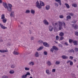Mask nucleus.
<instances>
[{
	"label": "nucleus",
	"mask_w": 78,
	"mask_h": 78,
	"mask_svg": "<svg viewBox=\"0 0 78 78\" xmlns=\"http://www.w3.org/2000/svg\"><path fill=\"white\" fill-rule=\"evenodd\" d=\"M36 7H37V8H38L39 9H41V8H42V6L40 5L39 2L37 1V2H36Z\"/></svg>",
	"instance_id": "f257e3e1"
},
{
	"label": "nucleus",
	"mask_w": 78,
	"mask_h": 78,
	"mask_svg": "<svg viewBox=\"0 0 78 78\" xmlns=\"http://www.w3.org/2000/svg\"><path fill=\"white\" fill-rule=\"evenodd\" d=\"M13 54L14 55H19L20 53L19 52H17L16 51V49H15V51L13 52Z\"/></svg>",
	"instance_id": "f03ea898"
},
{
	"label": "nucleus",
	"mask_w": 78,
	"mask_h": 78,
	"mask_svg": "<svg viewBox=\"0 0 78 78\" xmlns=\"http://www.w3.org/2000/svg\"><path fill=\"white\" fill-rule=\"evenodd\" d=\"M43 44L44 46L46 47H50V45H49V44H48L47 43H46V42L43 43Z\"/></svg>",
	"instance_id": "7ed1b4c3"
},
{
	"label": "nucleus",
	"mask_w": 78,
	"mask_h": 78,
	"mask_svg": "<svg viewBox=\"0 0 78 78\" xmlns=\"http://www.w3.org/2000/svg\"><path fill=\"white\" fill-rule=\"evenodd\" d=\"M72 26L73 27L75 30H77V29H78V26L76 25H74V24H73Z\"/></svg>",
	"instance_id": "20e7f679"
},
{
	"label": "nucleus",
	"mask_w": 78,
	"mask_h": 78,
	"mask_svg": "<svg viewBox=\"0 0 78 78\" xmlns=\"http://www.w3.org/2000/svg\"><path fill=\"white\" fill-rule=\"evenodd\" d=\"M0 27L2 28V29L5 30V29H7V27L4 26L1 23H0Z\"/></svg>",
	"instance_id": "39448f33"
},
{
	"label": "nucleus",
	"mask_w": 78,
	"mask_h": 78,
	"mask_svg": "<svg viewBox=\"0 0 78 78\" xmlns=\"http://www.w3.org/2000/svg\"><path fill=\"white\" fill-rule=\"evenodd\" d=\"M3 5L5 8H8V4H7L6 3L3 2Z\"/></svg>",
	"instance_id": "423d86ee"
},
{
	"label": "nucleus",
	"mask_w": 78,
	"mask_h": 78,
	"mask_svg": "<svg viewBox=\"0 0 78 78\" xmlns=\"http://www.w3.org/2000/svg\"><path fill=\"white\" fill-rule=\"evenodd\" d=\"M52 48H53L54 50H55V51H57V50H59V49L56 47L55 46H52Z\"/></svg>",
	"instance_id": "0eeeda50"
},
{
	"label": "nucleus",
	"mask_w": 78,
	"mask_h": 78,
	"mask_svg": "<svg viewBox=\"0 0 78 78\" xmlns=\"http://www.w3.org/2000/svg\"><path fill=\"white\" fill-rule=\"evenodd\" d=\"M8 50H0V52H1V53H6V52H8Z\"/></svg>",
	"instance_id": "6e6552de"
},
{
	"label": "nucleus",
	"mask_w": 78,
	"mask_h": 78,
	"mask_svg": "<svg viewBox=\"0 0 78 78\" xmlns=\"http://www.w3.org/2000/svg\"><path fill=\"white\" fill-rule=\"evenodd\" d=\"M62 58L64 59H68V58H69V57H68V56L65 55H62Z\"/></svg>",
	"instance_id": "1a4fd4ad"
},
{
	"label": "nucleus",
	"mask_w": 78,
	"mask_h": 78,
	"mask_svg": "<svg viewBox=\"0 0 78 78\" xmlns=\"http://www.w3.org/2000/svg\"><path fill=\"white\" fill-rule=\"evenodd\" d=\"M44 23V24H45V25H48L49 23L48 22H47V20H44L43 21Z\"/></svg>",
	"instance_id": "9d476101"
},
{
	"label": "nucleus",
	"mask_w": 78,
	"mask_h": 78,
	"mask_svg": "<svg viewBox=\"0 0 78 78\" xmlns=\"http://www.w3.org/2000/svg\"><path fill=\"white\" fill-rule=\"evenodd\" d=\"M34 55L35 56L36 58H37V57H39V54L38 53V52H35Z\"/></svg>",
	"instance_id": "9b49d317"
},
{
	"label": "nucleus",
	"mask_w": 78,
	"mask_h": 78,
	"mask_svg": "<svg viewBox=\"0 0 78 78\" xmlns=\"http://www.w3.org/2000/svg\"><path fill=\"white\" fill-rule=\"evenodd\" d=\"M53 28L51 26H50L49 27V30L51 32L52 31H53Z\"/></svg>",
	"instance_id": "f8f14e48"
},
{
	"label": "nucleus",
	"mask_w": 78,
	"mask_h": 78,
	"mask_svg": "<svg viewBox=\"0 0 78 78\" xmlns=\"http://www.w3.org/2000/svg\"><path fill=\"white\" fill-rule=\"evenodd\" d=\"M50 6L49 5H47L45 7V9L46 10H49L50 9Z\"/></svg>",
	"instance_id": "ddd939ff"
},
{
	"label": "nucleus",
	"mask_w": 78,
	"mask_h": 78,
	"mask_svg": "<svg viewBox=\"0 0 78 78\" xmlns=\"http://www.w3.org/2000/svg\"><path fill=\"white\" fill-rule=\"evenodd\" d=\"M55 1L56 2H58L59 5L60 6L61 5V0H55Z\"/></svg>",
	"instance_id": "4468645a"
},
{
	"label": "nucleus",
	"mask_w": 78,
	"mask_h": 78,
	"mask_svg": "<svg viewBox=\"0 0 78 78\" xmlns=\"http://www.w3.org/2000/svg\"><path fill=\"white\" fill-rule=\"evenodd\" d=\"M40 6H45V4H44V2H42V1H40Z\"/></svg>",
	"instance_id": "2eb2a0df"
},
{
	"label": "nucleus",
	"mask_w": 78,
	"mask_h": 78,
	"mask_svg": "<svg viewBox=\"0 0 78 78\" xmlns=\"http://www.w3.org/2000/svg\"><path fill=\"white\" fill-rule=\"evenodd\" d=\"M29 66H34V63L33 62H31L29 63Z\"/></svg>",
	"instance_id": "dca6fc26"
},
{
	"label": "nucleus",
	"mask_w": 78,
	"mask_h": 78,
	"mask_svg": "<svg viewBox=\"0 0 78 78\" xmlns=\"http://www.w3.org/2000/svg\"><path fill=\"white\" fill-rule=\"evenodd\" d=\"M7 9V10L9 12H11L12 11V8L7 7L6 8Z\"/></svg>",
	"instance_id": "f3484780"
},
{
	"label": "nucleus",
	"mask_w": 78,
	"mask_h": 78,
	"mask_svg": "<svg viewBox=\"0 0 78 78\" xmlns=\"http://www.w3.org/2000/svg\"><path fill=\"white\" fill-rule=\"evenodd\" d=\"M43 48L44 47H40L38 48L37 49V51H40V50H42Z\"/></svg>",
	"instance_id": "a211bd4d"
},
{
	"label": "nucleus",
	"mask_w": 78,
	"mask_h": 78,
	"mask_svg": "<svg viewBox=\"0 0 78 78\" xmlns=\"http://www.w3.org/2000/svg\"><path fill=\"white\" fill-rule=\"evenodd\" d=\"M73 43L74 45H78V43H77V41H73Z\"/></svg>",
	"instance_id": "6ab92c4d"
},
{
	"label": "nucleus",
	"mask_w": 78,
	"mask_h": 78,
	"mask_svg": "<svg viewBox=\"0 0 78 78\" xmlns=\"http://www.w3.org/2000/svg\"><path fill=\"white\" fill-rule=\"evenodd\" d=\"M65 5H66V8H67L68 9H69V8H70V5H69V4H67V3H65Z\"/></svg>",
	"instance_id": "aec40b11"
},
{
	"label": "nucleus",
	"mask_w": 78,
	"mask_h": 78,
	"mask_svg": "<svg viewBox=\"0 0 78 78\" xmlns=\"http://www.w3.org/2000/svg\"><path fill=\"white\" fill-rule=\"evenodd\" d=\"M46 73H47L48 75H50V74H51V73H50V71L49 69H46Z\"/></svg>",
	"instance_id": "412c9836"
},
{
	"label": "nucleus",
	"mask_w": 78,
	"mask_h": 78,
	"mask_svg": "<svg viewBox=\"0 0 78 78\" xmlns=\"http://www.w3.org/2000/svg\"><path fill=\"white\" fill-rule=\"evenodd\" d=\"M72 6L75 8H76V7H77V4L76 3H73L72 4Z\"/></svg>",
	"instance_id": "4be33fe9"
},
{
	"label": "nucleus",
	"mask_w": 78,
	"mask_h": 78,
	"mask_svg": "<svg viewBox=\"0 0 78 78\" xmlns=\"http://www.w3.org/2000/svg\"><path fill=\"white\" fill-rule=\"evenodd\" d=\"M59 35L60 36L62 37L64 35V33L61 32L60 33Z\"/></svg>",
	"instance_id": "5701e85b"
},
{
	"label": "nucleus",
	"mask_w": 78,
	"mask_h": 78,
	"mask_svg": "<svg viewBox=\"0 0 78 78\" xmlns=\"http://www.w3.org/2000/svg\"><path fill=\"white\" fill-rule=\"evenodd\" d=\"M71 16H69L68 15V16H67L66 17L67 20H69V19H71Z\"/></svg>",
	"instance_id": "b1692460"
},
{
	"label": "nucleus",
	"mask_w": 78,
	"mask_h": 78,
	"mask_svg": "<svg viewBox=\"0 0 78 78\" xmlns=\"http://www.w3.org/2000/svg\"><path fill=\"white\" fill-rule=\"evenodd\" d=\"M30 12L31 13V14H34L35 12V11L34 10L31 9L30 10Z\"/></svg>",
	"instance_id": "393cba45"
},
{
	"label": "nucleus",
	"mask_w": 78,
	"mask_h": 78,
	"mask_svg": "<svg viewBox=\"0 0 78 78\" xmlns=\"http://www.w3.org/2000/svg\"><path fill=\"white\" fill-rule=\"evenodd\" d=\"M47 64L49 66H50L51 65V62H50V61H48L47 62Z\"/></svg>",
	"instance_id": "a878e982"
},
{
	"label": "nucleus",
	"mask_w": 78,
	"mask_h": 78,
	"mask_svg": "<svg viewBox=\"0 0 78 78\" xmlns=\"http://www.w3.org/2000/svg\"><path fill=\"white\" fill-rule=\"evenodd\" d=\"M58 30H61L62 29H63L62 26H59Z\"/></svg>",
	"instance_id": "bb28decb"
},
{
	"label": "nucleus",
	"mask_w": 78,
	"mask_h": 78,
	"mask_svg": "<svg viewBox=\"0 0 78 78\" xmlns=\"http://www.w3.org/2000/svg\"><path fill=\"white\" fill-rule=\"evenodd\" d=\"M30 13V10H27L26 11V14H28Z\"/></svg>",
	"instance_id": "cd10ccee"
},
{
	"label": "nucleus",
	"mask_w": 78,
	"mask_h": 78,
	"mask_svg": "<svg viewBox=\"0 0 78 78\" xmlns=\"http://www.w3.org/2000/svg\"><path fill=\"white\" fill-rule=\"evenodd\" d=\"M9 73H10V74H13L14 73V71L13 70H10L9 71Z\"/></svg>",
	"instance_id": "c85d7f7f"
},
{
	"label": "nucleus",
	"mask_w": 78,
	"mask_h": 78,
	"mask_svg": "<svg viewBox=\"0 0 78 78\" xmlns=\"http://www.w3.org/2000/svg\"><path fill=\"white\" fill-rule=\"evenodd\" d=\"M58 23L59 24V26H62V24H63L62 22L61 21H59L58 22Z\"/></svg>",
	"instance_id": "c756f323"
},
{
	"label": "nucleus",
	"mask_w": 78,
	"mask_h": 78,
	"mask_svg": "<svg viewBox=\"0 0 78 78\" xmlns=\"http://www.w3.org/2000/svg\"><path fill=\"white\" fill-rule=\"evenodd\" d=\"M27 77V75H26V74H25V75H23L21 76L22 78H26Z\"/></svg>",
	"instance_id": "7c9ffc66"
},
{
	"label": "nucleus",
	"mask_w": 78,
	"mask_h": 78,
	"mask_svg": "<svg viewBox=\"0 0 78 78\" xmlns=\"http://www.w3.org/2000/svg\"><path fill=\"white\" fill-rule=\"evenodd\" d=\"M2 78H9V77L8 76H6L5 75H4L2 76Z\"/></svg>",
	"instance_id": "2f4dec72"
},
{
	"label": "nucleus",
	"mask_w": 78,
	"mask_h": 78,
	"mask_svg": "<svg viewBox=\"0 0 78 78\" xmlns=\"http://www.w3.org/2000/svg\"><path fill=\"white\" fill-rule=\"evenodd\" d=\"M73 40H72L71 39H69V42L70 44H71L72 42H73Z\"/></svg>",
	"instance_id": "473e14b6"
},
{
	"label": "nucleus",
	"mask_w": 78,
	"mask_h": 78,
	"mask_svg": "<svg viewBox=\"0 0 78 78\" xmlns=\"http://www.w3.org/2000/svg\"><path fill=\"white\" fill-rule=\"evenodd\" d=\"M5 18V15H2L1 16V19H4Z\"/></svg>",
	"instance_id": "72a5a7b5"
},
{
	"label": "nucleus",
	"mask_w": 78,
	"mask_h": 78,
	"mask_svg": "<svg viewBox=\"0 0 78 78\" xmlns=\"http://www.w3.org/2000/svg\"><path fill=\"white\" fill-rule=\"evenodd\" d=\"M12 5L11 4H9L8 6H7V8H12Z\"/></svg>",
	"instance_id": "f704fd0d"
},
{
	"label": "nucleus",
	"mask_w": 78,
	"mask_h": 78,
	"mask_svg": "<svg viewBox=\"0 0 78 78\" xmlns=\"http://www.w3.org/2000/svg\"><path fill=\"white\" fill-rule=\"evenodd\" d=\"M43 42H44L42 40H39L37 42V43H39V44H41V43H43Z\"/></svg>",
	"instance_id": "c9c22d12"
},
{
	"label": "nucleus",
	"mask_w": 78,
	"mask_h": 78,
	"mask_svg": "<svg viewBox=\"0 0 78 78\" xmlns=\"http://www.w3.org/2000/svg\"><path fill=\"white\" fill-rule=\"evenodd\" d=\"M71 75L73 78H74V77H75V75L73 73H71Z\"/></svg>",
	"instance_id": "e433bc0d"
},
{
	"label": "nucleus",
	"mask_w": 78,
	"mask_h": 78,
	"mask_svg": "<svg viewBox=\"0 0 78 78\" xmlns=\"http://www.w3.org/2000/svg\"><path fill=\"white\" fill-rule=\"evenodd\" d=\"M6 19H3L2 20V22L3 23H6Z\"/></svg>",
	"instance_id": "4c0bfd02"
},
{
	"label": "nucleus",
	"mask_w": 78,
	"mask_h": 78,
	"mask_svg": "<svg viewBox=\"0 0 78 78\" xmlns=\"http://www.w3.org/2000/svg\"><path fill=\"white\" fill-rule=\"evenodd\" d=\"M60 64V62L59 61H56L55 62V64L56 65H58V64Z\"/></svg>",
	"instance_id": "58836bf2"
},
{
	"label": "nucleus",
	"mask_w": 78,
	"mask_h": 78,
	"mask_svg": "<svg viewBox=\"0 0 78 78\" xmlns=\"http://www.w3.org/2000/svg\"><path fill=\"white\" fill-rule=\"evenodd\" d=\"M16 67V66H15V65H12L11 66V68H14V67Z\"/></svg>",
	"instance_id": "ea45409f"
},
{
	"label": "nucleus",
	"mask_w": 78,
	"mask_h": 78,
	"mask_svg": "<svg viewBox=\"0 0 78 78\" xmlns=\"http://www.w3.org/2000/svg\"><path fill=\"white\" fill-rule=\"evenodd\" d=\"M63 27L64 28H66V23L64 22H63Z\"/></svg>",
	"instance_id": "a19ab883"
},
{
	"label": "nucleus",
	"mask_w": 78,
	"mask_h": 78,
	"mask_svg": "<svg viewBox=\"0 0 78 78\" xmlns=\"http://www.w3.org/2000/svg\"><path fill=\"white\" fill-rule=\"evenodd\" d=\"M14 12H11V14H10L11 17H12V16L14 15Z\"/></svg>",
	"instance_id": "79ce46f5"
},
{
	"label": "nucleus",
	"mask_w": 78,
	"mask_h": 78,
	"mask_svg": "<svg viewBox=\"0 0 78 78\" xmlns=\"http://www.w3.org/2000/svg\"><path fill=\"white\" fill-rule=\"evenodd\" d=\"M55 6H56V7H58L59 6V5H58V3L56 2H55Z\"/></svg>",
	"instance_id": "37998d69"
},
{
	"label": "nucleus",
	"mask_w": 78,
	"mask_h": 78,
	"mask_svg": "<svg viewBox=\"0 0 78 78\" xmlns=\"http://www.w3.org/2000/svg\"><path fill=\"white\" fill-rule=\"evenodd\" d=\"M30 72H27V73L26 74V76H28V75H30Z\"/></svg>",
	"instance_id": "c03bdc74"
},
{
	"label": "nucleus",
	"mask_w": 78,
	"mask_h": 78,
	"mask_svg": "<svg viewBox=\"0 0 78 78\" xmlns=\"http://www.w3.org/2000/svg\"><path fill=\"white\" fill-rule=\"evenodd\" d=\"M73 62H72V61H70V65L72 66V65H73Z\"/></svg>",
	"instance_id": "a18cd8bd"
},
{
	"label": "nucleus",
	"mask_w": 78,
	"mask_h": 78,
	"mask_svg": "<svg viewBox=\"0 0 78 78\" xmlns=\"http://www.w3.org/2000/svg\"><path fill=\"white\" fill-rule=\"evenodd\" d=\"M70 53H72V52H73V53H74V52H75V51L73 49H72L70 50Z\"/></svg>",
	"instance_id": "49530a36"
},
{
	"label": "nucleus",
	"mask_w": 78,
	"mask_h": 78,
	"mask_svg": "<svg viewBox=\"0 0 78 78\" xmlns=\"http://www.w3.org/2000/svg\"><path fill=\"white\" fill-rule=\"evenodd\" d=\"M25 70H30V68L28 67L25 68Z\"/></svg>",
	"instance_id": "de8ad7c7"
},
{
	"label": "nucleus",
	"mask_w": 78,
	"mask_h": 78,
	"mask_svg": "<svg viewBox=\"0 0 78 78\" xmlns=\"http://www.w3.org/2000/svg\"><path fill=\"white\" fill-rule=\"evenodd\" d=\"M58 45V46H59V47H61V48H62V47H63L62 45L61 44H59Z\"/></svg>",
	"instance_id": "09e8293b"
},
{
	"label": "nucleus",
	"mask_w": 78,
	"mask_h": 78,
	"mask_svg": "<svg viewBox=\"0 0 78 78\" xmlns=\"http://www.w3.org/2000/svg\"><path fill=\"white\" fill-rule=\"evenodd\" d=\"M69 15H70V16H74V14L72 13H69Z\"/></svg>",
	"instance_id": "8fccbe9b"
},
{
	"label": "nucleus",
	"mask_w": 78,
	"mask_h": 78,
	"mask_svg": "<svg viewBox=\"0 0 78 78\" xmlns=\"http://www.w3.org/2000/svg\"><path fill=\"white\" fill-rule=\"evenodd\" d=\"M44 53L45 55H47V54H48L47 52L46 51H44Z\"/></svg>",
	"instance_id": "3c124183"
},
{
	"label": "nucleus",
	"mask_w": 78,
	"mask_h": 78,
	"mask_svg": "<svg viewBox=\"0 0 78 78\" xmlns=\"http://www.w3.org/2000/svg\"><path fill=\"white\" fill-rule=\"evenodd\" d=\"M56 40H58L59 39V36H57L56 37Z\"/></svg>",
	"instance_id": "603ef678"
},
{
	"label": "nucleus",
	"mask_w": 78,
	"mask_h": 78,
	"mask_svg": "<svg viewBox=\"0 0 78 78\" xmlns=\"http://www.w3.org/2000/svg\"><path fill=\"white\" fill-rule=\"evenodd\" d=\"M64 39V37H61L60 38V40L62 41V40H63Z\"/></svg>",
	"instance_id": "864d4df0"
},
{
	"label": "nucleus",
	"mask_w": 78,
	"mask_h": 78,
	"mask_svg": "<svg viewBox=\"0 0 78 78\" xmlns=\"http://www.w3.org/2000/svg\"><path fill=\"white\" fill-rule=\"evenodd\" d=\"M34 37H31L30 38V39L32 40L33 41V40H34Z\"/></svg>",
	"instance_id": "5fc2aeb1"
},
{
	"label": "nucleus",
	"mask_w": 78,
	"mask_h": 78,
	"mask_svg": "<svg viewBox=\"0 0 78 78\" xmlns=\"http://www.w3.org/2000/svg\"><path fill=\"white\" fill-rule=\"evenodd\" d=\"M53 51H54V49H53V48H52L51 49V51L52 53L53 52Z\"/></svg>",
	"instance_id": "6e6d98bb"
},
{
	"label": "nucleus",
	"mask_w": 78,
	"mask_h": 78,
	"mask_svg": "<svg viewBox=\"0 0 78 78\" xmlns=\"http://www.w3.org/2000/svg\"><path fill=\"white\" fill-rule=\"evenodd\" d=\"M75 34L76 35V36H78V32H76L75 33Z\"/></svg>",
	"instance_id": "4d7b16f0"
},
{
	"label": "nucleus",
	"mask_w": 78,
	"mask_h": 78,
	"mask_svg": "<svg viewBox=\"0 0 78 78\" xmlns=\"http://www.w3.org/2000/svg\"><path fill=\"white\" fill-rule=\"evenodd\" d=\"M56 71V69H53L52 70V72H55Z\"/></svg>",
	"instance_id": "13d9d810"
},
{
	"label": "nucleus",
	"mask_w": 78,
	"mask_h": 78,
	"mask_svg": "<svg viewBox=\"0 0 78 78\" xmlns=\"http://www.w3.org/2000/svg\"><path fill=\"white\" fill-rule=\"evenodd\" d=\"M69 59H73V57L72 56H70L69 57Z\"/></svg>",
	"instance_id": "bf43d9fd"
},
{
	"label": "nucleus",
	"mask_w": 78,
	"mask_h": 78,
	"mask_svg": "<svg viewBox=\"0 0 78 78\" xmlns=\"http://www.w3.org/2000/svg\"><path fill=\"white\" fill-rule=\"evenodd\" d=\"M63 17L64 16H63L62 15H61L60 16V18L61 19H62Z\"/></svg>",
	"instance_id": "052dcab7"
},
{
	"label": "nucleus",
	"mask_w": 78,
	"mask_h": 78,
	"mask_svg": "<svg viewBox=\"0 0 78 78\" xmlns=\"http://www.w3.org/2000/svg\"><path fill=\"white\" fill-rule=\"evenodd\" d=\"M65 45H69V44H68L66 42L65 43H64Z\"/></svg>",
	"instance_id": "680f3d73"
},
{
	"label": "nucleus",
	"mask_w": 78,
	"mask_h": 78,
	"mask_svg": "<svg viewBox=\"0 0 78 78\" xmlns=\"http://www.w3.org/2000/svg\"><path fill=\"white\" fill-rule=\"evenodd\" d=\"M29 33L30 34H31L32 33V31L31 30H29Z\"/></svg>",
	"instance_id": "e2e57ef3"
},
{
	"label": "nucleus",
	"mask_w": 78,
	"mask_h": 78,
	"mask_svg": "<svg viewBox=\"0 0 78 78\" xmlns=\"http://www.w3.org/2000/svg\"><path fill=\"white\" fill-rule=\"evenodd\" d=\"M70 61H70V60H69V61H67V64H68V63H69V62H70Z\"/></svg>",
	"instance_id": "0e129e2a"
},
{
	"label": "nucleus",
	"mask_w": 78,
	"mask_h": 78,
	"mask_svg": "<svg viewBox=\"0 0 78 78\" xmlns=\"http://www.w3.org/2000/svg\"><path fill=\"white\" fill-rule=\"evenodd\" d=\"M76 51H78V48H76Z\"/></svg>",
	"instance_id": "69168bd1"
},
{
	"label": "nucleus",
	"mask_w": 78,
	"mask_h": 78,
	"mask_svg": "<svg viewBox=\"0 0 78 78\" xmlns=\"http://www.w3.org/2000/svg\"><path fill=\"white\" fill-rule=\"evenodd\" d=\"M0 41L1 42H3V40H2V39H1L0 40Z\"/></svg>",
	"instance_id": "338daca9"
},
{
	"label": "nucleus",
	"mask_w": 78,
	"mask_h": 78,
	"mask_svg": "<svg viewBox=\"0 0 78 78\" xmlns=\"http://www.w3.org/2000/svg\"><path fill=\"white\" fill-rule=\"evenodd\" d=\"M0 3H2V0H0Z\"/></svg>",
	"instance_id": "774afa93"
}]
</instances>
